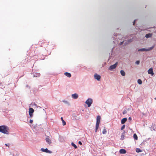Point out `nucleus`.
Masks as SVG:
<instances>
[{"mask_svg":"<svg viewBox=\"0 0 156 156\" xmlns=\"http://www.w3.org/2000/svg\"><path fill=\"white\" fill-rule=\"evenodd\" d=\"M9 129L5 126H0V132L7 134H9Z\"/></svg>","mask_w":156,"mask_h":156,"instance_id":"f257e3e1","label":"nucleus"},{"mask_svg":"<svg viewBox=\"0 0 156 156\" xmlns=\"http://www.w3.org/2000/svg\"><path fill=\"white\" fill-rule=\"evenodd\" d=\"M101 116L100 115H98L97 118V122L95 126V132H97L98 129V128L99 126V124L100 122Z\"/></svg>","mask_w":156,"mask_h":156,"instance_id":"f03ea898","label":"nucleus"},{"mask_svg":"<svg viewBox=\"0 0 156 156\" xmlns=\"http://www.w3.org/2000/svg\"><path fill=\"white\" fill-rule=\"evenodd\" d=\"M154 46H155V45H153L151 47L149 48H147V49L145 48H141V49H139L138 50V51H149L152 50L154 48Z\"/></svg>","mask_w":156,"mask_h":156,"instance_id":"7ed1b4c3","label":"nucleus"},{"mask_svg":"<svg viewBox=\"0 0 156 156\" xmlns=\"http://www.w3.org/2000/svg\"><path fill=\"white\" fill-rule=\"evenodd\" d=\"M93 101L91 99L88 98L86 101L85 103L88 105V107H90Z\"/></svg>","mask_w":156,"mask_h":156,"instance_id":"20e7f679","label":"nucleus"},{"mask_svg":"<svg viewBox=\"0 0 156 156\" xmlns=\"http://www.w3.org/2000/svg\"><path fill=\"white\" fill-rule=\"evenodd\" d=\"M118 62H116L113 65L110 66L109 68V69H115L117 66Z\"/></svg>","mask_w":156,"mask_h":156,"instance_id":"39448f33","label":"nucleus"},{"mask_svg":"<svg viewBox=\"0 0 156 156\" xmlns=\"http://www.w3.org/2000/svg\"><path fill=\"white\" fill-rule=\"evenodd\" d=\"M94 78L95 79L99 81L100 80L101 77L100 75H98L97 73H95L94 75Z\"/></svg>","mask_w":156,"mask_h":156,"instance_id":"423d86ee","label":"nucleus"},{"mask_svg":"<svg viewBox=\"0 0 156 156\" xmlns=\"http://www.w3.org/2000/svg\"><path fill=\"white\" fill-rule=\"evenodd\" d=\"M41 150L42 152H44L46 153H51V151H49L47 148H46L45 149L42 148L41 149Z\"/></svg>","mask_w":156,"mask_h":156,"instance_id":"0eeeda50","label":"nucleus"},{"mask_svg":"<svg viewBox=\"0 0 156 156\" xmlns=\"http://www.w3.org/2000/svg\"><path fill=\"white\" fill-rule=\"evenodd\" d=\"M148 73L149 74H151L152 76H153L154 73L153 72V69L152 68L149 69L148 71Z\"/></svg>","mask_w":156,"mask_h":156,"instance_id":"6e6552de","label":"nucleus"},{"mask_svg":"<svg viewBox=\"0 0 156 156\" xmlns=\"http://www.w3.org/2000/svg\"><path fill=\"white\" fill-rule=\"evenodd\" d=\"M46 141L48 143V144H50L51 143V140L49 138V136H47L46 138Z\"/></svg>","mask_w":156,"mask_h":156,"instance_id":"1a4fd4ad","label":"nucleus"},{"mask_svg":"<svg viewBox=\"0 0 156 156\" xmlns=\"http://www.w3.org/2000/svg\"><path fill=\"white\" fill-rule=\"evenodd\" d=\"M119 152L121 154H125L126 153V151L125 149H122L119 150Z\"/></svg>","mask_w":156,"mask_h":156,"instance_id":"9d476101","label":"nucleus"},{"mask_svg":"<svg viewBox=\"0 0 156 156\" xmlns=\"http://www.w3.org/2000/svg\"><path fill=\"white\" fill-rule=\"evenodd\" d=\"M125 132L124 131L122 133L121 135V137L120 138V140H123L124 139V137H125Z\"/></svg>","mask_w":156,"mask_h":156,"instance_id":"9b49d317","label":"nucleus"},{"mask_svg":"<svg viewBox=\"0 0 156 156\" xmlns=\"http://www.w3.org/2000/svg\"><path fill=\"white\" fill-rule=\"evenodd\" d=\"M72 98L75 99H77L78 97V95L76 94H75L72 95Z\"/></svg>","mask_w":156,"mask_h":156,"instance_id":"f8f14e48","label":"nucleus"},{"mask_svg":"<svg viewBox=\"0 0 156 156\" xmlns=\"http://www.w3.org/2000/svg\"><path fill=\"white\" fill-rule=\"evenodd\" d=\"M64 75L66 76L69 77V78H70L71 77V74L69 73H68V72H66L64 73Z\"/></svg>","mask_w":156,"mask_h":156,"instance_id":"ddd939ff","label":"nucleus"},{"mask_svg":"<svg viewBox=\"0 0 156 156\" xmlns=\"http://www.w3.org/2000/svg\"><path fill=\"white\" fill-rule=\"evenodd\" d=\"M127 120V119L126 118H124L122 119L121 121V123L122 124H123L125 123Z\"/></svg>","mask_w":156,"mask_h":156,"instance_id":"4468645a","label":"nucleus"},{"mask_svg":"<svg viewBox=\"0 0 156 156\" xmlns=\"http://www.w3.org/2000/svg\"><path fill=\"white\" fill-rule=\"evenodd\" d=\"M34 110L32 108H30L29 109V113L33 114L34 112Z\"/></svg>","mask_w":156,"mask_h":156,"instance_id":"2eb2a0df","label":"nucleus"},{"mask_svg":"<svg viewBox=\"0 0 156 156\" xmlns=\"http://www.w3.org/2000/svg\"><path fill=\"white\" fill-rule=\"evenodd\" d=\"M152 34H147L146 35H145V37L147 38H149V37H151V36H152Z\"/></svg>","mask_w":156,"mask_h":156,"instance_id":"dca6fc26","label":"nucleus"},{"mask_svg":"<svg viewBox=\"0 0 156 156\" xmlns=\"http://www.w3.org/2000/svg\"><path fill=\"white\" fill-rule=\"evenodd\" d=\"M120 73L121 75L123 76H124L125 75V72L123 70H121Z\"/></svg>","mask_w":156,"mask_h":156,"instance_id":"f3484780","label":"nucleus"},{"mask_svg":"<svg viewBox=\"0 0 156 156\" xmlns=\"http://www.w3.org/2000/svg\"><path fill=\"white\" fill-rule=\"evenodd\" d=\"M61 120H62V121L63 125V126H65V125H66V122L63 119L62 117H61Z\"/></svg>","mask_w":156,"mask_h":156,"instance_id":"a211bd4d","label":"nucleus"},{"mask_svg":"<svg viewBox=\"0 0 156 156\" xmlns=\"http://www.w3.org/2000/svg\"><path fill=\"white\" fill-rule=\"evenodd\" d=\"M133 138L134 139H135L136 140H137L138 139V137L136 135V133H134L133 134Z\"/></svg>","mask_w":156,"mask_h":156,"instance_id":"6ab92c4d","label":"nucleus"},{"mask_svg":"<svg viewBox=\"0 0 156 156\" xmlns=\"http://www.w3.org/2000/svg\"><path fill=\"white\" fill-rule=\"evenodd\" d=\"M71 145L75 149H77V146L73 142L72 143Z\"/></svg>","mask_w":156,"mask_h":156,"instance_id":"aec40b11","label":"nucleus"},{"mask_svg":"<svg viewBox=\"0 0 156 156\" xmlns=\"http://www.w3.org/2000/svg\"><path fill=\"white\" fill-rule=\"evenodd\" d=\"M137 82L140 84H141L142 83V81L140 79H138L137 80Z\"/></svg>","mask_w":156,"mask_h":156,"instance_id":"412c9836","label":"nucleus"},{"mask_svg":"<svg viewBox=\"0 0 156 156\" xmlns=\"http://www.w3.org/2000/svg\"><path fill=\"white\" fill-rule=\"evenodd\" d=\"M107 132L106 129L104 128L103 130L102 133L103 134H105Z\"/></svg>","mask_w":156,"mask_h":156,"instance_id":"4be33fe9","label":"nucleus"},{"mask_svg":"<svg viewBox=\"0 0 156 156\" xmlns=\"http://www.w3.org/2000/svg\"><path fill=\"white\" fill-rule=\"evenodd\" d=\"M142 151L139 148H136V151L137 152H141Z\"/></svg>","mask_w":156,"mask_h":156,"instance_id":"5701e85b","label":"nucleus"},{"mask_svg":"<svg viewBox=\"0 0 156 156\" xmlns=\"http://www.w3.org/2000/svg\"><path fill=\"white\" fill-rule=\"evenodd\" d=\"M125 125H123L122 126V127L121 128V130H123V129H124L125 128Z\"/></svg>","mask_w":156,"mask_h":156,"instance_id":"b1692460","label":"nucleus"},{"mask_svg":"<svg viewBox=\"0 0 156 156\" xmlns=\"http://www.w3.org/2000/svg\"><path fill=\"white\" fill-rule=\"evenodd\" d=\"M140 63V61H137L136 62V63L137 64H139Z\"/></svg>","mask_w":156,"mask_h":156,"instance_id":"393cba45","label":"nucleus"},{"mask_svg":"<svg viewBox=\"0 0 156 156\" xmlns=\"http://www.w3.org/2000/svg\"><path fill=\"white\" fill-rule=\"evenodd\" d=\"M29 114L30 117L31 118L33 116V114L29 113Z\"/></svg>","mask_w":156,"mask_h":156,"instance_id":"a878e982","label":"nucleus"},{"mask_svg":"<svg viewBox=\"0 0 156 156\" xmlns=\"http://www.w3.org/2000/svg\"><path fill=\"white\" fill-rule=\"evenodd\" d=\"M78 144L80 145H81L82 144V143L80 141H79Z\"/></svg>","mask_w":156,"mask_h":156,"instance_id":"bb28decb","label":"nucleus"},{"mask_svg":"<svg viewBox=\"0 0 156 156\" xmlns=\"http://www.w3.org/2000/svg\"><path fill=\"white\" fill-rule=\"evenodd\" d=\"M33 120H30V122L31 123H32L33 122Z\"/></svg>","mask_w":156,"mask_h":156,"instance_id":"cd10ccee","label":"nucleus"},{"mask_svg":"<svg viewBox=\"0 0 156 156\" xmlns=\"http://www.w3.org/2000/svg\"><path fill=\"white\" fill-rule=\"evenodd\" d=\"M135 21H136V20H134V21L133 22V25H135Z\"/></svg>","mask_w":156,"mask_h":156,"instance_id":"c85d7f7f","label":"nucleus"},{"mask_svg":"<svg viewBox=\"0 0 156 156\" xmlns=\"http://www.w3.org/2000/svg\"><path fill=\"white\" fill-rule=\"evenodd\" d=\"M129 119L130 120H131L132 119L130 117H129Z\"/></svg>","mask_w":156,"mask_h":156,"instance_id":"c756f323","label":"nucleus"},{"mask_svg":"<svg viewBox=\"0 0 156 156\" xmlns=\"http://www.w3.org/2000/svg\"><path fill=\"white\" fill-rule=\"evenodd\" d=\"M123 42H122L120 43V44L122 45V44H123Z\"/></svg>","mask_w":156,"mask_h":156,"instance_id":"7c9ffc66","label":"nucleus"},{"mask_svg":"<svg viewBox=\"0 0 156 156\" xmlns=\"http://www.w3.org/2000/svg\"><path fill=\"white\" fill-rule=\"evenodd\" d=\"M129 42H131V40H130L129 41H128Z\"/></svg>","mask_w":156,"mask_h":156,"instance_id":"2f4dec72","label":"nucleus"},{"mask_svg":"<svg viewBox=\"0 0 156 156\" xmlns=\"http://www.w3.org/2000/svg\"><path fill=\"white\" fill-rule=\"evenodd\" d=\"M5 145L6 146H8V145H7V144H5Z\"/></svg>","mask_w":156,"mask_h":156,"instance_id":"473e14b6","label":"nucleus"},{"mask_svg":"<svg viewBox=\"0 0 156 156\" xmlns=\"http://www.w3.org/2000/svg\"><path fill=\"white\" fill-rule=\"evenodd\" d=\"M38 76H40V74H38Z\"/></svg>","mask_w":156,"mask_h":156,"instance_id":"72a5a7b5","label":"nucleus"},{"mask_svg":"<svg viewBox=\"0 0 156 156\" xmlns=\"http://www.w3.org/2000/svg\"><path fill=\"white\" fill-rule=\"evenodd\" d=\"M2 84V83H0V85L1 84Z\"/></svg>","mask_w":156,"mask_h":156,"instance_id":"f704fd0d","label":"nucleus"},{"mask_svg":"<svg viewBox=\"0 0 156 156\" xmlns=\"http://www.w3.org/2000/svg\"><path fill=\"white\" fill-rule=\"evenodd\" d=\"M154 99L156 100V97L154 98Z\"/></svg>","mask_w":156,"mask_h":156,"instance_id":"c9c22d12","label":"nucleus"},{"mask_svg":"<svg viewBox=\"0 0 156 156\" xmlns=\"http://www.w3.org/2000/svg\"><path fill=\"white\" fill-rule=\"evenodd\" d=\"M124 113H125V112H124V113H123V114H124Z\"/></svg>","mask_w":156,"mask_h":156,"instance_id":"e433bc0d","label":"nucleus"},{"mask_svg":"<svg viewBox=\"0 0 156 156\" xmlns=\"http://www.w3.org/2000/svg\"><path fill=\"white\" fill-rule=\"evenodd\" d=\"M124 113H125V112H124V113H123V114H124Z\"/></svg>","mask_w":156,"mask_h":156,"instance_id":"4c0bfd02","label":"nucleus"}]
</instances>
